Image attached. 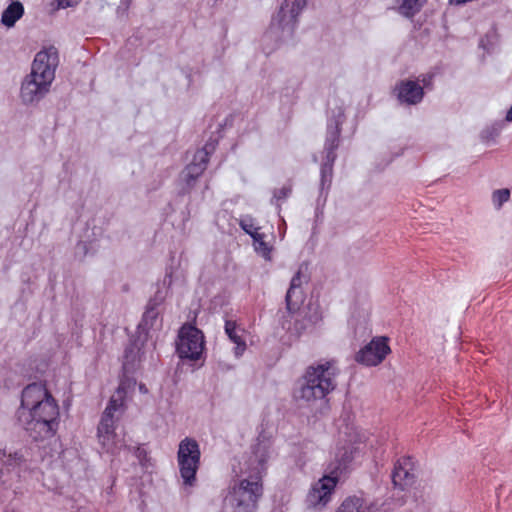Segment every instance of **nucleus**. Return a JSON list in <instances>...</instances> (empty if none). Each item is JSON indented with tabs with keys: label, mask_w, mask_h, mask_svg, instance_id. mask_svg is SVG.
I'll return each mask as SVG.
<instances>
[{
	"label": "nucleus",
	"mask_w": 512,
	"mask_h": 512,
	"mask_svg": "<svg viewBox=\"0 0 512 512\" xmlns=\"http://www.w3.org/2000/svg\"><path fill=\"white\" fill-rule=\"evenodd\" d=\"M239 225L242 230L251 237L252 235L257 236L260 234V227L256 225L255 220L251 216L242 217L239 221Z\"/></svg>",
	"instance_id": "b1692460"
},
{
	"label": "nucleus",
	"mask_w": 512,
	"mask_h": 512,
	"mask_svg": "<svg viewBox=\"0 0 512 512\" xmlns=\"http://www.w3.org/2000/svg\"><path fill=\"white\" fill-rule=\"evenodd\" d=\"M395 91L401 103L407 105H416L420 103L424 96L423 87L413 80H403L397 84Z\"/></svg>",
	"instance_id": "f8f14e48"
},
{
	"label": "nucleus",
	"mask_w": 512,
	"mask_h": 512,
	"mask_svg": "<svg viewBox=\"0 0 512 512\" xmlns=\"http://www.w3.org/2000/svg\"><path fill=\"white\" fill-rule=\"evenodd\" d=\"M414 474L411 472V463L409 459L398 461L392 473V482L396 487L404 490L412 485Z\"/></svg>",
	"instance_id": "2eb2a0df"
},
{
	"label": "nucleus",
	"mask_w": 512,
	"mask_h": 512,
	"mask_svg": "<svg viewBox=\"0 0 512 512\" xmlns=\"http://www.w3.org/2000/svg\"><path fill=\"white\" fill-rule=\"evenodd\" d=\"M181 180L185 183L186 189L185 192H188L195 184L196 179L198 178L194 174L186 173V167L181 172L180 175Z\"/></svg>",
	"instance_id": "cd10ccee"
},
{
	"label": "nucleus",
	"mask_w": 512,
	"mask_h": 512,
	"mask_svg": "<svg viewBox=\"0 0 512 512\" xmlns=\"http://www.w3.org/2000/svg\"><path fill=\"white\" fill-rule=\"evenodd\" d=\"M326 151V160L324 163H330L331 166H333L335 160H336V149L331 148H324Z\"/></svg>",
	"instance_id": "c756f323"
},
{
	"label": "nucleus",
	"mask_w": 512,
	"mask_h": 512,
	"mask_svg": "<svg viewBox=\"0 0 512 512\" xmlns=\"http://www.w3.org/2000/svg\"><path fill=\"white\" fill-rule=\"evenodd\" d=\"M335 458L338 462L336 469L345 470L354 458V450L351 447H342L338 449Z\"/></svg>",
	"instance_id": "5701e85b"
},
{
	"label": "nucleus",
	"mask_w": 512,
	"mask_h": 512,
	"mask_svg": "<svg viewBox=\"0 0 512 512\" xmlns=\"http://www.w3.org/2000/svg\"><path fill=\"white\" fill-rule=\"evenodd\" d=\"M333 166L330 163H323L321 166V188H329L332 180Z\"/></svg>",
	"instance_id": "bb28decb"
},
{
	"label": "nucleus",
	"mask_w": 512,
	"mask_h": 512,
	"mask_svg": "<svg viewBox=\"0 0 512 512\" xmlns=\"http://www.w3.org/2000/svg\"><path fill=\"white\" fill-rule=\"evenodd\" d=\"M344 121V112L338 109L337 115L330 119L327 127V135L324 148L337 149L339 144L340 126Z\"/></svg>",
	"instance_id": "f3484780"
},
{
	"label": "nucleus",
	"mask_w": 512,
	"mask_h": 512,
	"mask_svg": "<svg viewBox=\"0 0 512 512\" xmlns=\"http://www.w3.org/2000/svg\"><path fill=\"white\" fill-rule=\"evenodd\" d=\"M390 351L387 337H374L357 352L355 361L369 367L377 366L386 358Z\"/></svg>",
	"instance_id": "9b49d317"
},
{
	"label": "nucleus",
	"mask_w": 512,
	"mask_h": 512,
	"mask_svg": "<svg viewBox=\"0 0 512 512\" xmlns=\"http://www.w3.org/2000/svg\"><path fill=\"white\" fill-rule=\"evenodd\" d=\"M162 301L163 297L158 295L149 301L147 308L142 316V320L138 324V332L140 335L145 334V336H149L151 330L160 326L157 306L160 305Z\"/></svg>",
	"instance_id": "ddd939ff"
},
{
	"label": "nucleus",
	"mask_w": 512,
	"mask_h": 512,
	"mask_svg": "<svg viewBox=\"0 0 512 512\" xmlns=\"http://www.w3.org/2000/svg\"><path fill=\"white\" fill-rule=\"evenodd\" d=\"M16 418L33 440H46L58 431L60 408L45 384L31 383L22 390Z\"/></svg>",
	"instance_id": "f03ea898"
},
{
	"label": "nucleus",
	"mask_w": 512,
	"mask_h": 512,
	"mask_svg": "<svg viewBox=\"0 0 512 512\" xmlns=\"http://www.w3.org/2000/svg\"><path fill=\"white\" fill-rule=\"evenodd\" d=\"M204 349V336L194 326L184 325L178 334L176 351L181 359L198 360Z\"/></svg>",
	"instance_id": "1a4fd4ad"
},
{
	"label": "nucleus",
	"mask_w": 512,
	"mask_h": 512,
	"mask_svg": "<svg viewBox=\"0 0 512 512\" xmlns=\"http://www.w3.org/2000/svg\"><path fill=\"white\" fill-rule=\"evenodd\" d=\"M292 192V187L290 185H285L280 189L274 191L273 198L276 201L285 200Z\"/></svg>",
	"instance_id": "c85d7f7f"
},
{
	"label": "nucleus",
	"mask_w": 512,
	"mask_h": 512,
	"mask_svg": "<svg viewBox=\"0 0 512 512\" xmlns=\"http://www.w3.org/2000/svg\"><path fill=\"white\" fill-rule=\"evenodd\" d=\"M200 459V446L194 438L185 437L179 442L177 463L185 486L192 487L195 485L197 471L200 467Z\"/></svg>",
	"instance_id": "0eeeda50"
},
{
	"label": "nucleus",
	"mask_w": 512,
	"mask_h": 512,
	"mask_svg": "<svg viewBox=\"0 0 512 512\" xmlns=\"http://www.w3.org/2000/svg\"><path fill=\"white\" fill-rule=\"evenodd\" d=\"M339 368L335 360H327L310 365L297 381L294 396L308 404L326 398L337 386Z\"/></svg>",
	"instance_id": "20e7f679"
},
{
	"label": "nucleus",
	"mask_w": 512,
	"mask_h": 512,
	"mask_svg": "<svg viewBox=\"0 0 512 512\" xmlns=\"http://www.w3.org/2000/svg\"><path fill=\"white\" fill-rule=\"evenodd\" d=\"M304 281H306V276L303 275L301 269H299L292 277L290 287L286 293V307L290 311L303 300L301 285Z\"/></svg>",
	"instance_id": "dca6fc26"
},
{
	"label": "nucleus",
	"mask_w": 512,
	"mask_h": 512,
	"mask_svg": "<svg viewBox=\"0 0 512 512\" xmlns=\"http://www.w3.org/2000/svg\"><path fill=\"white\" fill-rule=\"evenodd\" d=\"M337 482V476L324 475L320 478L311 486L307 494V506L313 509L324 508L331 501Z\"/></svg>",
	"instance_id": "9d476101"
},
{
	"label": "nucleus",
	"mask_w": 512,
	"mask_h": 512,
	"mask_svg": "<svg viewBox=\"0 0 512 512\" xmlns=\"http://www.w3.org/2000/svg\"><path fill=\"white\" fill-rule=\"evenodd\" d=\"M125 389L121 384L115 394L110 398L97 429V437L99 443L109 453H115L118 448V440L115 433V417L114 414L123 410Z\"/></svg>",
	"instance_id": "39448f33"
},
{
	"label": "nucleus",
	"mask_w": 512,
	"mask_h": 512,
	"mask_svg": "<svg viewBox=\"0 0 512 512\" xmlns=\"http://www.w3.org/2000/svg\"><path fill=\"white\" fill-rule=\"evenodd\" d=\"M131 352L130 349H126V352H125V358L128 359L129 357V353Z\"/></svg>",
	"instance_id": "2f4dec72"
},
{
	"label": "nucleus",
	"mask_w": 512,
	"mask_h": 512,
	"mask_svg": "<svg viewBox=\"0 0 512 512\" xmlns=\"http://www.w3.org/2000/svg\"><path fill=\"white\" fill-rule=\"evenodd\" d=\"M214 150L215 144L207 143L202 149L196 151L192 162L186 166V173L194 174L197 177L201 176L207 167L209 155Z\"/></svg>",
	"instance_id": "4468645a"
},
{
	"label": "nucleus",
	"mask_w": 512,
	"mask_h": 512,
	"mask_svg": "<svg viewBox=\"0 0 512 512\" xmlns=\"http://www.w3.org/2000/svg\"><path fill=\"white\" fill-rule=\"evenodd\" d=\"M336 512H376L373 504L367 506L359 497L346 498Z\"/></svg>",
	"instance_id": "aec40b11"
},
{
	"label": "nucleus",
	"mask_w": 512,
	"mask_h": 512,
	"mask_svg": "<svg viewBox=\"0 0 512 512\" xmlns=\"http://www.w3.org/2000/svg\"><path fill=\"white\" fill-rule=\"evenodd\" d=\"M426 0H396L397 11L404 17L411 18L416 15Z\"/></svg>",
	"instance_id": "412c9836"
},
{
	"label": "nucleus",
	"mask_w": 512,
	"mask_h": 512,
	"mask_svg": "<svg viewBox=\"0 0 512 512\" xmlns=\"http://www.w3.org/2000/svg\"><path fill=\"white\" fill-rule=\"evenodd\" d=\"M287 311L288 315L284 317L282 327L297 337L312 330L322 318L318 308L312 305L302 309L297 305L291 311Z\"/></svg>",
	"instance_id": "6e6552de"
},
{
	"label": "nucleus",
	"mask_w": 512,
	"mask_h": 512,
	"mask_svg": "<svg viewBox=\"0 0 512 512\" xmlns=\"http://www.w3.org/2000/svg\"><path fill=\"white\" fill-rule=\"evenodd\" d=\"M59 63L58 51L51 46L39 51L32 63L31 71L21 83L20 98L23 104L38 103L50 90Z\"/></svg>",
	"instance_id": "7ed1b4c3"
},
{
	"label": "nucleus",
	"mask_w": 512,
	"mask_h": 512,
	"mask_svg": "<svg viewBox=\"0 0 512 512\" xmlns=\"http://www.w3.org/2000/svg\"><path fill=\"white\" fill-rule=\"evenodd\" d=\"M273 453L271 437L264 433L259 434L251 447L242 475L231 482L225 496V502L233 512L256 511L258 501L263 494L262 477Z\"/></svg>",
	"instance_id": "f257e3e1"
},
{
	"label": "nucleus",
	"mask_w": 512,
	"mask_h": 512,
	"mask_svg": "<svg viewBox=\"0 0 512 512\" xmlns=\"http://www.w3.org/2000/svg\"><path fill=\"white\" fill-rule=\"evenodd\" d=\"M306 0H284L272 18L269 34L285 41L293 36L298 16L306 6Z\"/></svg>",
	"instance_id": "423d86ee"
},
{
	"label": "nucleus",
	"mask_w": 512,
	"mask_h": 512,
	"mask_svg": "<svg viewBox=\"0 0 512 512\" xmlns=\"http://www.w3.org/2000/svg\"><path fill=\"white\" fill-rule=\"evenodd\" d=\"M510 199V190L507 188L495 190L492 193V203L495 209L499 210L504 203Z\"/></svg>",
	"instance_id": "393cba45"
},
{
	"label": "nucleus",
	"mask_w": 512,
	"mask_h": 512,
	"mask_svg": "<svg viewBox=\"0 0 512 512\" xmlns=\"http://www.w3.org/2000/svg\"><path fill=\"white\" fill-rule=\"evenodd\" d=\"M24 455L20 451L7 452L0 450V461L3 465L15 468L24 462Z\"/></svg>",
	"instance_id": "4be33fe9"
},
{
	"label": "nucleus",
	"mask_w": 512,
	"mask_h": 512,
	"mask_svg": "<svg viewBox=\"0 0 512 512\" xmlns=\"http://www.w3.org/2000/svg\"><path fill=\"white\" fill-rule=\"evenodd\" d=\"M24 15V6L19 1H12L2 12L1 23L7 28L13 27Z\"/></svg>",
	"instance_id": "6ab92c4d"
},
{
	"label": "nucleus",
	"mask_w": 512,
	"mask_h": 512,
	"mask_svg": "<svg viewBox=\"0 0 512 512\" xmlns=\"http://www.w3.org/2000/svg\"><path fill=\"white\" fill-rule=\"evenodd\" d=\"M140 390L143 391V392H146V389H145L144 385H140Z\"/></svg>",
	"instance_id": "473e14b6"
},
{
	"label": "nucleus",
	"mask_w": 512,
	"mask_h": 512,
	"mask_svg": "<svg viewBox=\"0 0 512 512\" xmlns=\"http://www.w3.org/2000/svg\"><path fill=\"white\" fill-rule=\"evenodd\" d=\"M58 5L62 8L71 7L78 3V0H57Z\"/></svg>",
	"instance_id": "7c9ffc66"
},
{
	"label": "nucleus",
	"mask_w": 512,
	"mask_h": 512,
	"mask_svg": "<svg viewBox=\"0 0 512 512\" xmlns=\"http://www.w3.org/2000/svg\"><path fill=\"white\" fill-rule=\"evenodd\" d=\"M252 239L254 241L255 250L263 257L267 258L271 252V248L264 241V234L260 233L257 236L252 235Z\"/></svg>",
	"instance_id": "a878e982"
},
{
	"label": "nucleus",
	"mask_w": 512,
	"mask_h": 512,
	"mask_svg": "<svg viewBox=\"0 0 512 512\" xmlns=\"http://www.w3.org/2000/svg\"><path fill=\"white\" fill-rule=\"evenodd\" d=\"M225 333L228 338L236 345L234 353L236 357H240L246 350V342L244 339V330L236 325L234 321L227 320L225 322Z\"/></svg>",
	"instance_id": "a211bd4d"
}]
</instances>
